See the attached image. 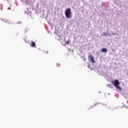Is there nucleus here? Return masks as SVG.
<instances>
[{"mask_svg": "<svg viewBox=\"0 0 128 128\" xmlns=\"http://www.w3.org/2000/svg\"><path fill=\"white\" fill-rule=\"evenodd\" d=\"M112 82L114 84V87H116L118 90H122V88L119 86L120 82L118 80H114V81H112Z\"/></svg>", "mask_w": 128, "mask_h": 128, "instance_id": "obj_1", "label": "nucleus"}, {"mask_svg": "<svg viewBox=\"0 0 128 128\" xmlns=\"http://www.w3.org/2000/svg\"><path fill=\"white\" fill-rule=\"evenodd\" d=\"M65 15L67 18H71V10L70 8L66 9L65 11Z\"/></svg>", "mask_w": 128, "mask_h": 128, "instance_id": "obj_2", "label": "nucleus"}, {"mask_svg": "<svg viewBox=\"0 0 128 128\" xmlns=\"http://www.w3.org/2000/svg\"><path fill=\"white\" fill-rule=\"evenodd\" d=\"M88 58L91 60L92 63L94 64V60L92 55L88 56Z\"/></svg>", "mask_w": 128, "mask_h": 128, "instance_id": "obj_3", "label": "nucleus"}, {"mask_svg": "<svg viewBox=\"0 0 128 128\" xmlns=\"http://www.w3.org/2000/svg\"><path fill=\"white\" fill-rule=\"evenodd\" d=\"M30 46L31 47L36 48V43H35V42H34L33 41H32L31 44H30Z\"/></svg>", "mask_w": 128, "mask_h": 128, "instance_id": "obj_4", "label": "nucleus"}, {"mask_svg": "<svg viewBox=\"0 0 128 128\" xmlns=\"http://www.w3.org/2000/svg\"><path fill=\"white\" fill-rule=\"evenodd\" d=\"M101 51L103 53H106L107 52V50L105 48H104L101 49Z\"/></svg>", "mask_w": 128, "mask_h": 128, "instance_id": "obj_5", "label": "nucleus"}, {"mask_svg": "<svg viewBox=\"0 0 128 128\" xmlns=\"http://www.w3.org/2000/svg\"><path fill=\"white\" fill-rule=\"evenodd\" d=\"M70 40H67L65 44L66 45H68L70 44Z\"/></svg>", "mask_w": 128, "mask_h": 128, "instance_id": "obj_6", "label": "nucleus"}, {"mask_svg": "<svg viewBox=\"0 0 128 128\" xmlns=\"http://www.w3.org/2000/svg\"><path fill=\"white\" fill-rule=\"evenodd\" d=\"M103 36H106V32H104V33H103Z\"/></svg>", "mask_w": 128, "mask_h": 128, "instance_id": "obj_7", "label": "nucleus"}, {"mask_svg": "<svg viewBox=\"0 0 128 128\" xmlns=\"http://www.w3.org/2000/svg\"><path fill=\"white\" fill-rule=\"evenodd\" d=\"M8 22V20H6H6L5 21L6 22Z\"/></svg>", "mask_w": 128, "mask_h": 128, "instance_id": "obj_8", "label": "nucleus"}, {"mask_svg": "<svg viewBox=\"0 0 128 128\" xmlns=\"http://www.w3.org/2000/svg\"><path fill=\"white\" fill-rule=\"evenodd\" d=\"M88 110H90V108H88Z\"/></svg>", "mask_w": 128, "mask_h": 128, "instance_id": "obj_9", "label": "nucleus"}, {"mask_svg": "<svg viewBox=\"0 0 128 128\" xmlns=\"http://www.w3.org/2000/svg\"><path fill=\"white\" fill-rule=\"evenodd\" d=\"M91 108H93V106H91Z\"/></svg>", "mask_w": 128, "mask_h": 128, "instance_id": "obj_10", "label": "nucleus"}]
</instances>
